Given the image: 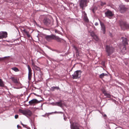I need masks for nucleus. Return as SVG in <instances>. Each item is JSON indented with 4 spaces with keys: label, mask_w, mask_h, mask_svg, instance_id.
I'll list each match as a JSON object with an SVG mask.
<instances>
[{
    "label": "nucleus",
    "mask_w": 129,
    "mask_h": 129,
    "mask_svg": "<svg viewBox=\"0 0 129 129\" xmlns=\"http://www.w3.org/2000/svg\"><path fill=\"white\" fill-rule=\"evenodd\" d=\"M82 72L80 70H77L74 72L72 75V78L73 79H78L80 77Z\"/></svg>",
    "instance_id": "1"
},
{
    "label": "nucleus",
    "mask_w": 129,
    "mask_h": 129,
    "mask_svg": "<svg viewBox=\"0 0 129 129\" xmlns=\"http://www.w3.org/2000/svg\"><path fill=\"white\" fill-rule=\"evenodd\" d=\"M106 51L108 53V55L110 56L113 52L114 49L113 47L107 45L106 46Z\"/></svg>",
    "instance_id": "2"
},
{
    "label": "nucleus",
    "mask_w": 129,
    "mask_h": 129,
    "mask_svg": "<svg viewBox=\"0 0 129 129\" xmlns=\"http://www.w3.org/2000/svg\"><path fill=\"white\" fill-rule=\"evenodd\" d=\"M19 112L22 113L23 114L25 115H27L28 116H30L32 114L31 111L29 110H22L21 109L19 110Z\"/></svg>",
    "instance_id": "3"
},
{
    "label": "nucleus",
    "mask_w": 129,
    "mask_h": 129,
    "mask_svg": "<svg viewBox=\"0 0 129 129\" xmlns=\"http://www.w3.org/2000/svg\"><path fill=\"white\" fill-rule=\"evenodd\" d=\"M87 0H80L79 2L80 6L82 10L84 9V8L87 6Z\"/></svg>",
    "instance_id": "4"
},
{
    "label": "nucleus",
    "mask_w": 129,
    "mask_h": 129,
    "mask_svg": "<svg viewBox=\"0 0 129 129\" xmlns=\"http://www.w3.org/2000/svg\"><path fill=\"white\" fill-rule=\"evenodd\" d=\"M44 24L46 26H50L52 24V23L51 22L50 20L47 18H45L43 20Z\"/></svg>",
    "instance_id": "5"
},
{
    "label": "nucleus",
    "mask_w": 129,
    "mask_h": 129,
    "mask_svg": "<svg viewBox=\"0 0 129 129\" xmlns=\"http://www.w3.org/2000/svg\"><path fill=\"white\" fill-rule=\"evenodd\" d=\"M120 11L121 13L124 12L127 10V8L125 7L124 5H120Z\"/></svg>",
    "instance_id": "6"
},
{
    "label": "nucleus",
    "mask_w": 129,
    "mask_h": 129,
    "mask_svg": "<svg viewBox=\"0 0 129 129\" xmlns=\"http://www.w3.org/2000/svg\"><path fill=\"white\" fill-rule=\"evenodd\" d=\"M40 101H38L36 99H33L29 102V103L30 105L33 104H36L38 103Z\"/></svg>",
    "instance_id": "7"
},
{
    "label": "nucleus",
    "mask_w": 129,
    "mask_h": 129,
    "mask_svg": "<svg viewBox=\"0 0 129 129\" xmlns=\"http://www.w3.org/2000/svg\"><path fill=\"white\" fill-rule=\"evenodd\" d=\"M1 39L6 38L7 37V33L5 31L0 32Z\"/></svg>",
    "instance_id": "8"
},
{
    "label": "nucleus",
    "mask_w": 129,
    "mask_h": 129,
    "mask_svg": "<svg viewBox=\"0 0 129 129\" xmlns=\"http://www.w3.org/2000/svg\"><path fill=\"white\" fill-rule=\"evenodd\" d=\"M54 37V35H51L46 36L45 38L46 40L49 41H50L51 40L53 39Z\"/></svg>",
    "instance_id": "9"
},
{
    "label": "nucleus",
    "mask_w": 129,
    "mask_h": 129,
    "mask_svg": "<svg viewBox=\"0 0 129 129\" xmlns=\"http://www.w3.org/2000/svg\"><path fill=\"white\" fill-rule=\"evenodd\" d=\"M101 26V30L103 31L104 34H105L106 31V27L104 24L99 20Z\"/></svg>",
    "instance_id": "10"
},
{
    "label": "nucleus",
    "mask_w": 129,
    "mask_h": 129,
    "mask_svg": "<svg viewBox=\"0 0 129 129\" xmlns=\"http://www.w3.org/2000/svg\"><path fill=\"white\" fill-rule=\"evenodd\" d=\"M71 129H80L78 126V124L76 123H73L72 125H71Z\"/></svg>",
    "instance_id": "11"
},
{
    "label": "nucleus",
    "mask_w": 129,
    "mask_h": 129,
    "mask_svg": "<svg viewBox=\"0 0 129 129\" xmlns=\"http://www.w3.org/2000/svg\"><path fill=\"white\" fill-rule=\"evenodd\" d=\"M119 24L121 27H124L127 28V25L125 22L121 20L120 21Z\"/></svg>",
    "instance_id": "12"
},
{
    "label": "nucleus",
    "mask_w": 129,
    "mask_h": 129,
    "mask_svg": "<svg viewBox=\"0 0 129 129\" xmlns=\"http://www.w3.org/2000/svg\"><path fill=\"white\" fill-rule=\"evenodd\" d=\"M82 13L83 16V19L84 21L86 22H89V20L87 16V15L85 11L82 12Z\"/></svg>",
    "instance_id": "13"
},
{
    "label": "nucleus",
    "mask_w": 129,
    "mask_h": 129,
    "mask_svg": "<svg viewBox=\"0 0 129 129\" xmlns=\"http://www.w3.org/2000/svg\"><path fill=\"white\" fill-rule=\"evenodd\" d=\"M62 30V27L60 26H59L58 29H55L54 30V31L55 33L61 35L62 33L60 32V31Z\"/></svg>",
    "instance_id": "14"
},
{
    "label": "nucleus",
    "mask_w": 129,
    "mask_h": 129,
    "mask_svg": "<svg viewBox=\"0 0 129 129\" xmlns=\"http://www.w3.org/2000/svg\"><path fill=\"white\" fill-rule=\"evenodd\" d=\"M105 15L108 17H111L113 16V14L112 12L110 11H107L105 13Z\"/></svg>",
    "instance_id": "15"
},
{
    "label": "nucleus",
    "mask_w": 129,
    "mask_h": 129,
    "mask_svg": "<svg viewBox=\"0 0 129 129\" xmlns=\"http://www.w3.org/2000/svg\"><path fill=\"white\" fill-rule=\"evenodd\" d=\"M53 39L56 40L58 42H61L62 39L54 35Z\"/></svg>",
    "instance_id": "16"
},
{
    "label": "nucleus",
    "mask_w": 129,
    "mask_h": 129,
    "mask_svg": "<svg viewBox=\"0 0 129 129\" xmlns=\"http://www.w3.org/2000/svg\"><path fill=\"white\" fill-rule=\"evenodd\" d=\"M122 42L123 45H127L128 44L127 42V39L126 38H122Z\"/></svg>",
    "instance_id": "17"
},
{
    "label": "nucleus",
    "mask_w": 129,
    "mask_h": 129,
    "mask_svg": "<svg viewBox=\"0 0 129 129\" xmlns=\"http://www.w3.org/2000/svg\"><path fill=\"white\" fill-rule=\"evenodd\" d=\"M10 78L14 83H18V81L16 78H15L14 77H10Z\"/></svg>",
    "instance_id": "18"
},
{
    "label": "nucleus",
    "mask_w": 129,
    "mask_h": 129,
    "mask_svg": "<svg viewBox=\"0 0 129 129\" xmlns=\"http://www.w3.org/2000/svg\"><path fill=\"white\" fill-rule=\"evenodd\" d=\"M103 93L107 97L110 98L111 97V95L110 94L107 93L105 90H102Z\"/></svg>",
    "instance_id": "19"
},
{
    "label": "nucleus",
    "mask_w": 129,
    "mask_h": 129,
    "mask_svg": "<svg viewBox=\"0 0 129 129\" xmlns=\"http://www.w3.org/2000/svg\"><path fill=\"white\" fill-rule=\"evenodd\" d=\"M126 48L124 45H122L121 48V50L123 53H125L126 50Z\"/></svg>",
    "instance_id": "20"
},
{
    "label": "nucleus",
    "mask_w": 129,
    "mask_h": 129,
    "mask_svg": "<svg viewBox=\"0 0 129 129\" xmlns=\"http://www.w3.org/2000/svg\"><path fill=\"white\" fill-rule=\"evenodd\" d=\"M62 101L60 100L59 102H57V106L60 107H61L62 105L63 104L62 103Z\"/></svg>",
    "instance_id": "21"
},
{
    "label": "nucleus",
    "mask_w": 129,
    "mask_h": 129,
    "mask_svg": "<svg viewBox=\"0 0 129 129\" xmlns=\"http://www.w3.org/2000/svg\"><path fill=\"white\" fill-rule=\"evenodd\" d=\"M23 31L28 38H30V36L28 32L26 31L25 29H23Z\"/></svg>",
    "instance_id": "22"
},
{
    "label": "nucleus",
    "mask_w": 129,
    "mask_h": 129,
    "mask_svg": "<svg viewBox=\"0 0 129 129\" xmlns=\"http://www.w3.org/2000/svg\"><path fill=\"white\" fill-rule=\"evenodd\" d=\"M4 84L2 80L0 79V87H4Z\"/></svg>",
    "instance_id": "23"
},
{
    "label": "nucleus",
    "mask_w": 129,
    "mask_h": 129,
    "mask_svg": "<svg viewBox=\"0 0 129 129\" xmlns=\"http://www.w3.org/2000/svg\"><path fill=\"white\" fill-rule=\"evenodd\" d=\"M107 74H106L102 73L100 75L99 77L101 78L102 79L105 76H107Z\"/></svg>",
    "instance_id": "24"
},
{
    "label": "nucleus",
    "mask_w": 129,
    "mask_h": 129,
    "mask_svg": "<svg viewBox=\"0 0 129 129\" xmlns=\"http://www.w3.org/2000/svg\"><path fill=\"white\" fill-rule=\"evenodd\" d=\"M51 89L52 91H54V90L55 89H56L57 90H60V89L57 86H53V87H52L51 88Z\"/></svg>",
    "instance_id": "25"
},
{
    "label": "nucleus",
    "mask_w": 129,
    "mask_h": 129,
    "mask_svg": "<svg viewBox=\"0 0 129 129\" xmlns=\"http://www.w3.org/2000/svg\"><path fill=\"white\" fill-rule=\"evenodd\" d=\"M93 39L96 41H98L99 40L98 36L96 35L94 36L93 37Z\"/></svg>",
    "instance_id": "26"
},
{
    "label": "nucleus",
    "mask_w": 129,
    "mask_h": 129,
    "mask_svg": "<svg viewBox=\"0 0 129 129\" xmlns=\"http://www.w3.org/2000/svg\"><path fill=\"white\" fill-rule=\"evenodd\" d=\"M97 9V7L96 6H94L92 9V12L94 13Z\"/></svg>",
    "instance_id": "27"
},
{
    "label": "nucleus",
    "mask_w": 129,
    "mask_h": 129,
    "mask_svg": "<svg viewBox=\"0 0 129 129\" xmlns=\"http://www.w3.org/2000/svg\"><path fill=\"white\" fill-rule=\"evenodd\" d=\"M12 69L16 72H18L19 71V69L17 68L14 67L12 68Z\"/></svg>",
    "instance_id": "28"
},
{
    "label": "nucleus",
    "mask_w": 129,
    "mask_h": 129,
    "mask_svg": "<svg viewBox=\"0 0 129 129\" xmlns=\"http://www.w3.org/2000/svg\"><path fill=\"white\" fill-rule=\"evenodd\" d=\"M90 33V36L92 37L95 35L93 31H91Z\"/></svg>",
    "instance_id": "29"
},
{
    "label": "nucleus",
    "mask_w": 129,
    "mask_h": 129,
    "mask_svg": "<svg viewBox=\"0 0 129 129\" xmlns=\"http://www.w3.org/2000/svg\"><path fill=\"white\" fill-rule=\"evenodd\" d=\"M31 74H28V79L29 80H30L31 79Z\"/></svg>",
    "instance_id": "30"
},
{
    "label": "nucleus",
    "mask_w": 129,
    "mask_h": 129,
    "mask_svg": "<svg viewBox=\"0 0 129 129\" xmlns=\"http://www.w3.org/2000/svg\"><path fill=\"white\" fill-rule=\"evenodd\" d=\"M106 3L105 2H101V6H103L104 5H105Z\"/></svg>",
    "instance_id": "31"
},
{
    "label": "nucleus",
    "mask_w": 129,
    "mask_h": 129,
    "mask_svg": "<svg viewBox=\"0 0 129 129\" xmlns=\"http://www.w3.org/2000/svg\"><path fill=\"white\" fill-rule=\"evenodd\" d=\"M6 57H0V61L3 60L4 59V58Z\"/></svg>",
    "instance_id": "32"
},
{
    "label": "nucleus",
    "mask_w": 129,
    "mask_h": 129,
    "mask_svg": "<svg viewBox=\"0 0 129 129\" xmlns=\"http://www.w3.org/2000/svg\"><path fill=\"white\" fill-rule=\"evenodd\" d=\"M28 74H31V69H28Z\"/></svg>",
    "instance_id": "33"
},
{
    "label": "nucleus",
    "mask_w": 129,
    "mask_h": 129,
    "mask_svg": "<svg viewBox=\"0 0 129 129\" xmlns=\"http://www.w3.org/2000/svg\"><path fill=\"white\" fill-rule=\"evenodd\" d=\"M74 48H75V49L76 50V52H77V53L78 52V51L77 48L74 46Z\"/></svg>",
    "instance_id": "34"
},
{
    "label": "nucleus",
    "mask_w": 129,
    "mask_h": 129,
    "mask_svg": "<svg viewBox=\"0 0 129 129\" xmlns=\"http://www.w3.org/2000/svg\"><path fill=\"white\" fill-rule=\"evenodd\" d=\"M18 117V115H16L15 116V119H17Z\"/></svg>",
    "instance_id": "35"
},
{
    "label": "nucleus",
    "mask_w": 129,
    "mask_h": 129,
    "mask_svg": "<svg viewBox=\"0 0 129 129\" xmlns=\"http://www.w3.org/2000/svg\"><path fill=\"white\" fill-rule=\"evenodd\" d=\"M94 24L95 26H97L98 25V23L97 22H96Z\"/></svg>",
    "instance_id": "36"
},
{
    "label": "nucleus",
    "mask_w": 129,
    "mask_h": 129,
    "mask_svg": "<svg viewBox=\"0 0 129 129\" xmlns=\"http://www.w3.org/2000/svg\"><path fill=\"white\" fill-rule=\"evenodd\" d=\"M17 127L18 128H19V127H21L20 126V125H17Z\"/></svg>",
    "instance_id": "37"
},
{
    "label": "nucleus",
    "mask_w": 129,
    "mask_h": 129,
    "mask_svg": "<svg viewBox=\"0 0 129 129\" xmlns=\"http://www.w3.org/2000/svg\"><path fill=\"white\" fill-rule=\"evenodd\" d=\"M27 67L28 69H31L29 66L28 65L27 66Z\"/></svg>",
    "instance_id": "38"
},
{
    "label": "nucleus",
    "mask_w": 129,
    "mask_h": 129,
    "mask_svg": "<svg viewBox=\"0 0 129 129\" xmlns=\"http://www.w3.org/2000/svg\"><path fill=\"white\" fill-rule=\"evenodd\" d=\"M57 102H55L54 103V105H57V103H56Z\"/></svg>",
    "instance_id": "39"
},
{
    "label": "nucleus",
    "mask_w": 129,
    "mask_h": 129,
    "mask_svg": "<svg viewBox=\"0 0 129 129\" xmlns=\"http://www.w3.org/2000/svg\"><path fill=\"white\" fill-rule=\"evenodd\" d=\"M21 122V124L24 127V126L25 125L24 124H23L22 122Z\"/></svg>",
    "instance_id": "40"
},
{
    "label": "nucleus",
    "mask_w": 129,
    "mask_h": 129,
    "mask_svg": "<svg viewBox=\"0 0 129 129\" xmlns=\"http://www.w3.org/2000/svg\"><path fill=\"white\" fill-rule=\"evenodd\" d=\"M63 116H64V120H66V118H65L64 114L63 115Z\"/></svg>",
    "instance_id": "41"
},
{
    "label": "nucleus",
    "mask_w": 129,
    "mask_h": 129,
    "mask_svg": "<svg viewBox=\"0 0 129 129\" xmlns=\"http://www.w3.org/2000/svg\"><path fill=\"white\" fill-rule=\"evenodd\" d=\"M106 116V114H104V115H103V117H105Z\"/></svg>",
    "instance_id": "42"
},
{
    "label": "nucleus",
    "mask_w": 129,
    "mask_h": 129,
    "mask_svg": "<svg viewBox=\"0 0 129 129\" xmlns=\"http://www.w3.org/2000/svg\"><path fill=\"white\" fill-rule=\"evenodd\" d=\"M125 0L126 2H128V0Z\"/></svg>",
    "instance_id": "43"
},
{
    "label": "nucleus",
    "mask_w": 129,
    "mask_h": 129,
    "mask_svg": "<svg viewBox=\"0 0 129 129\" xmlns=\"http://www.w3.org/2000/svg\"><path fill=\"white\" fill-rule=\"evenodd\" d=\"M60 113H62V112H60Z\"/></svg>",
    "instance_id": "44"
},
{
    "label": "nucleus",
    "mask_w": 129,
    "mask_h": 129,
    "mask_svg": "<svg viewBox=\"0 0 129 129\" xmlns=\"http://www.w3.org/2000/svg\"><path fill=\"white\" fill-rule=\"evenodd\" d=\"M38 96H39L38 95H37Z\"/></svg>",
    "instance_id": "45"
},
{
    "label": "nucleus",
    "mask_w": 129,
    "mask_h": 129,
    "mask_svg": "<svg viewBox=\"0 0 129 129\" xmlns=\"http://www.w3.org/2000/svg\"><path fill=\"white\" fill-rule=\"evenodd\" d=\"M57 27L58 26L57 25Z\"/></svg>",
    "instance_id": "46"
}]
</instances>
